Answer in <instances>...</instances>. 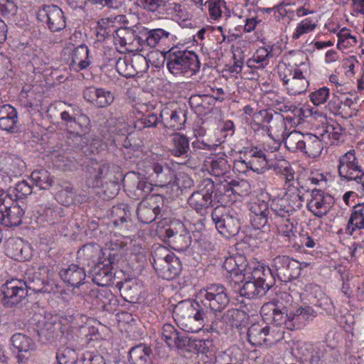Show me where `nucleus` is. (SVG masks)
<instances>
[{
    "mask_svg": "<svg viewBox=\"0 0 364 364\" xmlns=\"http://www.w3.org/2000/svg\"><path fill=\"white\" fill-rule=\"evenodd\" d=\"M329 89L326 87H323L312 92L309 95V99L315 106H319L326 102L329 97Z\"/></svg>",
    "mask_w": 364,
    "mask_h": 364,
    "instance_id": "obj_58",
    "label": "nucleus"
},
{
    "mask_svg": "<svg viewBox=\"0 0 364 364\" xmlns=\"http://www.w3.org/2000/svg\"><path fill=\"white\" fill-rule=\"evenodd\" d=\"M323 144L318 136L312 134H305L301 151L304 155L316 158L321 154Z\"/></svg>",
    "mask_w": 364,
    "mask_h": 364,
    "instance_id": "obj_35",
    "label": "nucleus"
},
{
    "mask_svg": "<svg viewBox=\"0 0 364 364\" xmlns=\"http://www.w3.org/2000/svg\"><path fill=\"white\" fill-rule=\"evenodd\" d=\"M267 160L263 151L257 149L250 151V159L247 161V166L250 170L262 173L267 169Z\"/></svg>",
    "mask_w": 364,
    "mask_h": 364,
    "instance_id": "obj_38",
    "label": "nucleus"
},
{
    "mask_svg": "<svg viewBox=\"0 0 364 364\" xmlns=\"http://www.w3.org/2000/svg\"><path fill=\"white\" fill-rule=\"evenodd\" d=\"M272 267L277 277L282 282L297 279L301 271V263L286 255L277 256L272 259Z\"/></svg>",
    "mask_w": 364,
    "mask_h": 364,
    "instance_id": "obj_12",
    "label": "nucleus"
},
{
    "mask_svg": "<svg viewBox=\"0 0 364 364\" xmlns=\"http://www.w3.org/2000/svg\"><path fill=\"white\" fill-rule=\"evenodd\" d=\"M251 225L254 229H268L269 221H272V215H269L268 203L264 200H258L250 205Z\"/></svg>",
    "mask_w": 364,
    "mask_h": 364,
    "instance_id": "obj_16",
    "label": "nucleus"
},
{
    "mask_svg": "<svg viewBox=\"0 0 364 364\" xmlns=\"http://www.w3.org/2000/svg\"><path fill=\"white\" fill-rule=\"evenodd\" d=\"M90 131V119L82 112L77 114L67 130L68 144L80 149L85 156L90 155L92 151L87 146L89 141L87 134Z\"/></svg>",
    "mask_w": 364,
    "mask_h": 364,
    "instance_id": "obj_5",
    "label": "nucleus"
},
{
    "mask_svg": "<svg viewBox=\"0 0 364 364\" xmlns=\"http://www.w3.org/2000/svg\"><path fill=\"white\" fill-rule=\"evenodd\" d=\"M160 237H164L165 242L176 251H186L191 244V236L189 231L182 223L171 225L168 228L159 230Z\"/></svg>",
    "mask_w": 364,
    "mask_h": 364,
    "instance_id": "obj_10",
    "label": "nucleus"
},
{
    "mask_svg": "<svg viewBox=\"0 0 364 364\" xmlns=\"http://www.w3.org/2000/svg\"><path fill=\"white\" fill-rule=\"evenodd\" d=\"M115 67L119 74L126 78L136 76V73H134L132 60L129 57L119 58L116 63Z\"/></svg>",
    "mask_w": 364,
    "mask_h": 364,
    "instance_id": "obj_52",
    "label": "nucleus"
},
{
    "mask_svg": "<svg viewBox=\"0 0 364 364\" xmlns=\"http://www.w3.org/2000/svg\"><path fill=\"white\" fill-rule=\"evenodd\" d=\"M90 64L89 60V49L87 46L82 44L76 47L72 54L70 66L75 70H82L87 68Z\"/></svg>",
    "mask_w": 364,
    "mask_h": 364,
    "instance_id": "obj_34",
    "label": "nucleus"
},
{
    "mask_svg": "<svg viewBox=\"0 0 364 364\" xmlns=\"http://www.w3.org/2000/svg\"><path fill=\"white\" fill-rule=\"evenodd\" d=\"M160 213L161 208L159 205H151L145 200H142L139 203L136 210L139 220L144 224H149L154 221Z\"/></svg>",
    "mask_w": 364,
    "mask_h": 364,
    "instance_id": "obj_33",
    "label": "nucleus"
},
{
    "mask_svg": "<svg viewBox=\"0 0 364 364\" xmlns=\"http://www.w3.org/2000/svg\"><path fill=\"white\" fill-rule=\"evenodd\" d=\"M61 279L71 287H79L85 279L86 273L83 267L72 264L60 272Z\"/></svg>",
    "mask_w": 364,
    "mask_h": 364,
    "instance_id": "obj_24",
    "label": "nucleus"
},
{
    "mask_svg": "<svg viewBox=\"0 0 364 364\" xmlns=\"http://www.w3.org/2000/svg\"><path fill=\"white\" fill-rule=\"evenodd\" d=\"M31 178L36 186L41 189L48 190L53 184V177L45 168L33 171L31 174Z\"/></svg>",
    "mask_w": 364,
    "mask_h": 364,
    "instance_id": "obj_43",
    "label": "nucleus"
},
{
    "mask_svg": "<svg viewBox=\"0 0 364 364\" xmlns=\"http://www.w3.org/2000/svg\"><path fill=\"white\" fill-rule=\"evenodd\" d=\"M204 306L216 313L223 311L229 304L230 298L226 288L220 284H210L200 291Z\"/></svg>",
    "mask_w": 364,
    "mask_h": 364,
    "instance_id": "obj_9",
    "label": "nucleus"
},
{
    "mask_svg": "<svg viewBox=\"0 0 364 364\" xmlns=\"http://www.w3.org/2000/svg\"><path fill=\"white\" fill-rule=\"evenodd\" d=\"M186 109L178 107L174 109L165 107L160 113V118L166 122V126L174 129H181L186 121Z\"/></svg>",
    "mask_w": 364,
    "mask_h": 364,
    "instance_id": "obj_23",
    "label": "nucleus"
},
{
    "mask_svg": "<svg viewBox=\"0 0 364 364\" xmlns=\"http://www.w3.org/2000/svg\"><path fill=\"white\" fill-rule=\"evenodd\" d=\"M37 19L50 32H60L66 27L65 17L62 9L54 4L43 5L38 10Z\"/></svg>",
    "mask_w": 364,
    "mask_h": 364,
    "instance_id": "obj_11",
    "label": "nucleus"
},
{
    "mask_svg": "<svg viewBox=\"0 0 364 364\" xmlns=\"http://www.w3.org/2000/svg\"><path fill=\"white\" fill-rule=\"evenodd\" d=\"M142 26H136L134 28L121 27L114 31V35L116 44H119L121 47L128 46L127 50H132L134 48L139 49L141 46V34Z\"/></svg>",
    "mask_w": 364,
    "mask_h": 364,
    "instance_id": "obj_19",
    "label": "nucleus"
},
{
    "mask_svg": "<svg viewBox=\"0 0 364 364\" xmlns=\"http://www.w3.org/2000/svg\"><path fill=\"white\" fill-rule=\"evenodd\" d=\"M116 287L119 289L124 300L132 301V300L136 299L138 287L131 281L119 282Z\"/></svg>",
    "mask_w": 364,
    "mask_h": 364,
    "instance_id": "obj_47",
    "label": "nucleus"
},
{
    "mask_svg": "<svg viewBox=\"0 0 364 364\" xmlns=\"http://www.w3.org/2000/svg\"><path fill=\"white\" fill-rule=\"evenodd\" d=\"M308 86L309 82L301 72V76H296L289 80L287 88L289 94L296 95L305 92Z\"/></svg>",
    "mask_w": 364,
    "mask_h": 364,
    "instance_id": "obj_48",
    "label": "nucleus"
},
{
    "mask_svg": "<svg viewBox=\"0 0 364 364\" xmlns=\"http://www.w3.org/2000/svg\"><path fill=\"white\" fill-rule=\"evenodd\" d=\"M306 320L297 309L294 313L289 314V321H286L285 327L288 329L301 328L306 325Z\"/></svg>",
    "mask_w": 364,
    "mask_h": 364,
    "instance_id": "obj_59",
    "label": "nucleus"
},
{
    "mask_svg": "<svg viewBox=\"0 0 364 364\" xmlns=\"http://www.w3.org/2000/svg\"><path fill=\"white\" fill-rule=\"evenodd\" d=\"M214 314L215 321L234 326H238L242 312L236 309H230L225 312L221 311Z\"/></svg>",
    "mask_w": 364,
    "mask_h": 364,
    "instance_id": "obj_44",
    "label": "nucleus"
},
{
    "mask_svg": "<svg viewBox=\"0 0 364 364\" xmlns=\"http://www.w3.org/2000/svg\"><path fill=\"white\" fill-rule=\"evenodd\" d=\"M56 358L59 364H80L82 361H80L78 358V352L73 347L62 345L56 353Z\"/></svg>",
    "mask_w": 364,
    "mask_h": 364,
    "instance_id": "obj_40",
    "label": "nucleus"
},
{
    "mask_svg": "<svg viewBox=\"0 0 364 364\" xmlns=\"http://www.w3.org/2000/svg\"><path fill=\"white\" fill-rule=\"evenodd\" d=\"M153 170L161 186H164L172 181L173 172L168 165L156 163L153 165Z\"/></svg>",
    "mask_w": 364,
    "mask_h": 364,
    "instance_id": "obj_49",
    "label": "nucleus"
},
{
    "mask_svg": "<svg viewBox=\"0 0 364 364\" xmlns=\"http://www.w3.org/2000/svg\"><path fill=\"white\" fill-rule=\"evenodd\" d=\"M50 269L42 266L37 269L29 271L26 274V280L12 279L7 281L1 287L4 295L2 303L4 306L11 308L19 304L28 294V291L35 293H55L58 291L57 286L53 281L48 280Z\"/></svg>",
    "mask_w": 364,
    "mask_h": 364,
    "instance_id": "obj_1",
    "label": "nucleus"
},
{
    "mask_svg": "<svg viewBox=\"0 0 364 364\" xmlns=\"http://www.w3.org/2000/svg\"><path fill=\"white\" fill-rule=\"evenodd\" d=\"M270 311H272L271 315L274 325H285L286 321H289V314L286 308L280 309V306L274 303H268L262 306L261 309L262 314L267 315Z\"/></svg>",
    "mask_w": 364,
    "mask_h": 364,
    "instance_id": "obj_36",
    "label": "nucleus"
},
{
    "mask_svg": "<svg viewBox=\"0 0 364 364\" xmlns=\"http://www.w3.org/2000/svg\"><path fill=\"white\" fill-rule=\"evenodd\" d=\"M133 69L136 75L145 73L149 68L146 58L142 55H136L131 58Z\"/></svg>",
    "mask_w": 364,
    "mask_h": 364,
    "instance_id": "obj_64",
    "label": "nucleus"
},
{
    "mask_svg": "<svg viewBox=\"0 0 364 364\" xmlns=\"http://www.w3.org/2000/svg\"><path fill=\"white\" fill-rule=\"evenodd\" d=\"M141 31L142 32L139 31V33L141 34L139 37L141 49H144L145 47L154 48L159 43H164L171 36L170 32L162 28L149 30L142 26Z\"/></svg>",
    "mask_w": 364,
    "mask_h": 364,
    "instance_id": "obj_20",
    "label": "nucleus"
},
{
    "mask_svg": "<svg viewBox=\"0 0 364 364\" xmlns=\"http://www.w3.org/2000/svg\"><path fill=\"white\" fill-rule=\"evenodd\" d=\"M249 273L252 276L251 279L257 281L261 285L264 286L267 291L274 284L277 276L272 267L270 268L263 265H258Z\"/></svg>",
    "mask_w": 364,
    "mask_h": 364,
    "instance_id": "obj_26",
    "label": "nucleus"
},
{
    "mask_svg": "<svg viewBox=\"0 0 364 364\" xmlns=\"http://www.w3.org/2000/svg\"><path fill=\"white\" fill-rule=\"evenodd\" d=\"M261 117V122L258 124L259 127L262 129V126L269 125V124H275L277 132H280L284 127V117L279 113L272 109H263L258 113Z\"/></svg>",
    "mask_w": 364,
    "mask_h": 364,
    "instance_id": "obj_37",
    "label": "nucleus"
},
{
    "mask_svg": "<svg viewBox=\"0 0 364 364\" xmlns=\"http://www.w3.org/2000/svg\"><path fill=\"white\" fill-rule=\"evenodd\" d=\"M170 349H175L178 353L183 356H187L186 353H205L206 347L205 343H201L196 344V343H166Z\"/></svg>",
    "mask_w": 364,
    "mask_h": 364,
    "instance_id": "obj_39",
    "label": "nucleus"
},
{
    "mask_svg": "<svg viewBox=\"0 0 364 364\" xmlns=\"http://www.w3.org/2000/svg\"><path fill=\"white\" fill-rule=\"evenodd\" d=\"M136 4L149 12L163 14L167 6V1L164 0H136Z\"/></svg>",
    "mask_w": 364,
    "mask_h": 364,
    "instance_id": "obj_53",
    "label": "nucleus"
},
{
    "mask_svg": "<svg viewBox=\"0 0 364 364\" xmlns=\"http://www.w3.org/2000/svg\"><path fill=\"white\" fill-rule=\"evenodd\" d=\"M26 205L14 202L9 195L0 191V223L6 227H16L21 224Z\"/></svg>",
    "mask_w": 364,
    "mask_h": 364,
    "instance_id": "obj_7",
    "label": "nucleus"
},
{
    "mask_svg": "<svg viewBox=\"0 0 364 364\" xmlns=\"http://www.w3.org/2000/svg\"><path fill=\"white\" fill-rule=\"evenodd\" d=\"M87 183L92 186H99L105 181L112 182V193H115L117 180L123 179V173L119 166L90 159L86 166Z\"/></svg>",
    "mask_w": 364,
    "mask_h": 364,
    "instance_id": "obj_4",
    "label": "nucleus"
},
{
    "mask_svg": "<svg viewBox=\"0 0 364 364\" xmlns=\"http://www.w3.org/2000/svg\"><path fill=\"white\" fill-rule=\"evenodd\" d=\"M206 5L210 18L215 21L221 18L223 9H226V4L223 0H208Z\"/></svg>",
    "mask_w": 364,
    "mask_h": 364,
    "instance_id": "obj_56",
    "label": "nucleus"
},
{
    "mask_svg": "<svg viewBox=\"0 0 364 364\" xmlns=\"http://www.w3.org/2000/svg\"><path fill=\"white\" fill-rule=\"evenodd\" d=\"M251 225L254 229H268L269 221H272V215H269L268 203L264 200H258L250 205Z\"/></svg>",
    "mask_w": 364,
    "mask_h": 364,
    "instance_id": "obj_18",
    "label": "nucleus"
},
{
    "mask_svg": "<svg viewBox=\"0 0 364 364\" xmlns=\"http://www.w3.org/2000/svg\"><path fill=\"white\" fill-rule=\"evenodd\" d=\"M211 218L219 233L226 238L236 235L240 230L238 214L228 210L225 204L217 205L212 211Z\"/></svg>",
    "mask_w": 364,
    "mask_h": 364,
    "instance_id": "obj_6",
    "label": "nucleus"
},
{
    "mask_svg": "<svg viewBox=\"0 0 364 364\" xmlns=\"http://www.w3.org/2000/svg\"><path fill=\"white\" fill-rule=\"evenodd\" d=\"M338 172L341 178L347 181H355L360 176L364 177V170L355 156L354 149H350L339 157Z\"/></svg>",
    "mask_w": 364,
    "mask_h": 364,
    "instance_id": "obj_14",
    "label": "nucleus"
},
{
    "mask_svg": "<svg viewBox=\"0 0 364 364\" xmlns=\"http://www.w3.org/2000/svg\"><path fill=\"white\" fill-rule=\"evenodd\" d=\"M356 230H364V203L356 204L353 207L346 232L353 235Z\"/></svg>",
    "mask_w": 364,
    "mask_h": 364,
    "instance_id": "obj_29",
    "label": "nucleus"
},
{
    "mask_svg": "<svg viewBox=\"0 0 364 364\" xmlns=\"http://www.w3.org/2000/svg\"><path fill=\"white\" fill-rule=\"evenodd\" d=\"M311 304L320 309L326 314H331L334 306L331 299L327 296L318 287H314V291L309 295Z\"/></svg>",
    "mask_w": 364,
    "mask_h": 364,
    "instance_id": "obj_32",
    "label": "nucleus"
},
{
    "mask_svg": "<svg viewBox=\"0 0 364 364\" xmlns=\"http://www.w3.org/2000/svg\"><path fill=\"white\" fill-rule=\"evenodd\" d=\"M112 216L113 218V224L115 227H118L129 219L130 213L128 210V205L124 203L114 206L112 209Z\"/></svg>",
    "mask_w": 364,
    "mask_h": 364,
    "instance_id": "obj_50",
    "label": "nucleus"
},
{
    "mask_svg": "<svg viewBox=\"0 0 364 364\" xmlns=\"http://www.w3.org/2000/svg\"><path fill=\"white\" fill-rule=\"evenodd\" d=\"M173 314L186 331L198 332L203 326V311L197 310L191 302H180L176 306Z\"/></svg>",
    "mask_w": 364,
    "mask_h": 364,
    "instance_id": "obj_8",
    "label": "nucleus"
},
{
    "mask_svg": "<svg viewBox=\"0 0 364 364\" xmlns=\"http://www.w3.org/2000/svg\"><path fill=\"white\" fill-rule=\"evenodd\" d=\"M272 47L258 48L252 58L248 60V66L264 68L269 64V58L272 57Z\"/></svg>",
    "mask_w": 364,
    "mask_h": 364,
    "instance_id": "obj_42",
    "label": "nucleus"
},
{
    "mask_svg": "<svg viewBox=\"0 0 364 364\" xmlns=\"http://www.w3.org/2000/svg\"><path fill=\"white\" fill-rule=\"evenodd\" d=\"M251 274L247 277V279L242 284L239 285L235 291L238 292L241 296L248 299H252L257 296H262L266 294L267 290L261 285L257 281L251 279Z\"/></svg>",
    "mask_w": 364,
    "mask_h": 364,
    "instance_id": "obj_27",
    "label": "nucleus"
},
{
    "mask_svg": "<svg viewBox=\"0 0 364 364\" xmlns=\"http://www.w3.org/2000/svg\"><path fill=\"white\" fill-rule=\"evenodd\" d=\"M316 21L311 18H306L298 23L295 31L293 33L291 38L293 40L299 39L301 36L309 33L316 28Z\"/></svg>",
    "mask_w": 364,
    "mask_h": 364,
    "instance_id": "obj_54",
    "label": "nucleus"
},
{
    "mask_svg": "<svg viewBox=\"0 0 364 364\" xmlns=\"http://www.w3.org/2000/svg\"><path fill=\"white\" fill-rule=\"evenodd\" d=\"M205 144L203 142L194 141L192 143L193 151L190 149L189 140L185 135L176 133L171 139L170 153L177 157L181 158L183 161L181 164H190L196 156V149H203Z\"/></svg>",
    "mask_w": 364,
    "mask_h": 364,
    "instance_id": "obj_13",
    "label": "nucleus"
},
{
    "mask_svg": "<svg viewBox=\"0 0 364 364\" xmlns=\"http://www.w3.org/2000/svg\"><path fill=\"white\" fill-rule=\"evenodd\" d=\"M91 274L93 282L97 285L108 286L113 277L112 267L109 262L107 264L100 262L92 268Z\"/></svg>",
    "mask_w": 364,
    "mask_h": 364,
    "instance_id": "obj_28",
    "label": "nucleus"
},
{
    "mask_svg": "<svg viewBox=\"0 0 364 364\" xmlns=\"http://www.w3.org/2000/svg\"><path fill=\"white\" fill-rule=\"evenodd\" d=\"M235 196V191L230 183L215 184L211 178L202 179L194 191L188 198V205L197 213L203 214L206 210L217 203L226 204L230 200H235L232 198Z\"/></svg>",
    "mask_w": 364,
    "mask_h": 364,
    "instance_id": "obj_2",
    "label": "nucleus"
},
{
    "mask_svg": "<svg viewBox=\"0 0 364 364\" xmlns=\"http://www.w3.org/2000/svg\"><path fill=\"white\" fill-rule=\"evenodd\" d=\"M294 208L286 205V202L282 200H278L277 202L273 203L271 206V211L275 217L285 218L289 215Z\"/></svg>",
    "mask_w": 364,
    "mask_h": 364,
    "instance_id": "obj_60",
    "label": "nucleus"
},
{
    "mask_svg": "<svg viewBox=\"0 0 364 364\" xmlns=\"http://www.w3.org/2000/svg\"><path fill=\"white\" fill-rule=\"evenodd\" d=\"M99 247L92 243L84 245L77 252L79 258L86 260L94 259L98 255Z\"/></svg>",
    "mask_w": 364,
    "mask_h": 364,
    "instance_id": "obj_61",
    "label": "nucleus"
},
{
    "mask_svg": "<svg viewBox=\"0 0 364 364\" xmlns=\"http://www.w3.org/2000/svg\"><path fill=\"white\" fill-rule=\"evenodd\" d=\"M6 254L17 261L28 260L31 256V250L28 245H23L21 240L9 238L6 242Z\"/></svg>",
    "mask_w": 364,
    "mask_h": 364,
    "instance_id": "obj_22",
    "label": "nucleus"
},
{
    "mask_svg": "<svg viewBox=\"0 0 364 364\" xmlns=\"http://www.w3.org/2000/svg\"><path fill=\"white\" fill-rule=\"evenodd\" d=\"M312 198L308 203L309 210L317 218L326 215L334 204L333 198L319 189H313Z\"/></svg>",
    "mask_w": 364,
    "mask_h": 364,
    "instance_id": "obj_15",
    "label": "nucleus"
},
{
    "mask_svg": "<svg viewBox=\"0 0 364 364\" xmlns=\"http://www.w3.org/2000/svg\"><path fill=\"white\" fill-rule=\"evenodd\" d=\"M269 328L267 326L262 327L258 323L252 324L247 331V341H267L266 336L269 334Z\"/></svg>",
    "mask_w": 364,
    "mask_h": 364,
    "instance_id": "obj_51",
    "label": "nucleus"
},
{
    "mask_svg": "<svg viewBox=\"0 0 364 364\" xmlns=\"http://www.w3.org/2000/svg\"><path fill=\"white\" fill-rule=\"evenodd\" d=\"M38 213L43 220L50 225L65 223L63 209L57 205L41 203L38 205Z\"/></svg>",
    "mask_w": 364,
    "mask_h": 364,
    "instance_id": "obj_25",
    "label": "nucleus"
},
{
    "mask_svg": "<svg viewBox=\"0 0 364 364\" xmlns=\"http://www.w3.org/2000/svg\"><path fill=\"white\" fill-rule=\"evenodd\" d=\"M151 255L153 258L152 264L155 270L161 267L163 264H165V262H167L175 256L173 253L170 252L164 246L156 247L152 252Z\"/></svg>",
    "mask_w": 364,
    "mask_h": 364,
    "instance_id": "obj_46",
    "label": "nucleus"
},
{
    "mask_svg": "<svg viewBox=\"0 0 364 364\" xmlns=\"http://www.w3.org/2000/svg\"><path fill=\"white\" fill-rule=\"evenodd\" d=\"M129 360L132 364H151L152 350L144 343L132 348L129 350Z\"/></svg>",
    "mask_w": 364,
    "mask_h": 364,
    "instance_id": "obj_30",
    "label": "nucleus"
},
{
    "mask_svg": "<svg viewBox=\"0 0 364 364\" xmlns=\"http://www.w3.org/2000/svg\"><path fill=\"white\" fill-rule=\"evenodd\" d=\"M75 193L73 187L70 185H65L58 191L57 197L58 201L65 206H69L74 201Z\"/></svg>",
    "mask_w": 364,
    "mask_h": 364,
    "instance_id": "obj_57",
    "label": "nucleus"
},
{
    "mask_svg": "<svg viewBox=\"0 0 364 364\" xmlns=\"http://www.w3.org/2000/svg\"><path fill=\"white\" fill-rule=\"evenodd\" d=\"M251 225L254 229H268L269 221H272V215H269L268 203L264 200H258L250 205Z\"/></svg>",
    "mask_w": 364,
    "mask_h": 364,
    "instance_id": "obj_17",
    "label": "nucleus"
},
{
    "mask_svg": "<svg viewBox=\"0 0 364 364\" xmlns=\"http://www.w3.org/2000/svg\"><path fill=\"white\" fill-rule=\"evenodd\" d=\"M182 270V264L179 259L174 256L165 262L156 272L164 279L171 280L177 277Z\"/></svg>",
    "mask_w": 364,
    "mask_h": 364,
    "instance_id": "obj_31",
    "label": "nucleus"
},
{
    "mask_svg": "<svg viewBox=\"0 0 364 364\" xmlns=\"http://www.w3.org/2000/svg\"><path fill=\"white\" fill-rule=\"evenodd\" d=\"M164 60L167 69L176 76L191 77L200 67L198 57L193 51L181 50L176 46L165 53Z\"/></svg>",
    "mask_w": 364,
    "mask_h": 364,
    "instance_id": "obj_3",
    "label": "nucleus"
},
{
    "mask_svg": "<svg viewBox=\"0 0 364 364\" xmlns=\"http://www.w3.org/2000/svg\"><path fill=\"white\" fill-rule=\"evenodd\" d=\"M337 47L339 49H343L348 47L354 46L357 43L356 38L352 36L349 30L343 28L338 33Z\"/></svg>",
    "mask_w": 364,
    "mask_h": 364,
    "instance_id": "obj_55",
    "label": "nucleus"
},
{
    "mask_svg": "<svg viewBox=\"0 0 364 364\" xmlns=\"http://www.w3.org/2000/svg\"><path fill=\"white\" fill-rule=\"evenodd\" d=\"M305 134L300 132H290L284 139L285 147L292 153H301Z\"/></svg>",
    "mask_w": 364,
    "mask_h": 364,
    "instance_id": "obj_45",
    "label": "nucleus"
},
{
    "mask_svg": "<svg viewBox=\"0 0 364 364\" xmlns=\"http://www.w3.org/2000/svg\"><path fill=\"white\" fill-rule=\"evenodd\" d=\"M0 129L9 133L19 130L17 110L9 104L0 106Z\"/></svg>",
    "mask_w": 364,
    "mask_h": 364,
    "instance_id": "obj_21",
    "label": "nucleus"
},
{
    "mask_svg": "<svg viewBox=\"0 0 364 364\" xmlns=\"http://www.w3.org/2000/svg\"><path fill=\"white\" fill-rule=\"evenodd\" d=\"M210 168L214 175H223L229 168L228 161L223 157L212 160L210 162Z\"/></svg>",
    "mask_w": 364,
    "mask_h": 364,
    "instance_id": "obj_63",
    "label": "nucleus"
},
{
    "mask_svg": "<svg viewBox=\"0 0 364 364\" xmlns=\"http://www.w3.org/2000/svg\"><path fill=\"white\" fill-rule=\"evenodd\" d=\"M153 191L152 184L144 179H139L136 183V189L134 191V196L136 199L144 200L146 198H155L156 200L163 201L164 197L161 195H150Z\"/></svg>",
    "mask_w": 364,
    "mask_h": 364,
    "instance_id": "obj_41",
    "label": "nucleus"
},
{
    "mask_svg": "<svg viewBox=\"0 0 364 364\" xmlns=\"http://www.w3.org/2000/svg\"><path fill=\"white\" fill-rule=\"evenodd\" d=\"M279 74L283 83L287 86L291 79H294L296 76H301V70L298 68L284 65L283 70H282V68H280Z\"/></svg>",
    "mask_w": 364,
    "mask_h": 364,
    "instance_id": "obj_62",
    "label": "nucleus"
}]
</instances>
